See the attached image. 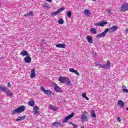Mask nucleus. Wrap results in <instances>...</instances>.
<instances>
[{"instance_id":"obj_7","label":"nucleus","mask_w":128,"mask_h":128,"mask_svg":"<svg viewBox=\"0 0 128 128\" xmlns=\"http://www.w3.org/2000/svg\"><path fill=\"white\" fill-rule=\"evenodd\" d=\"M62 10H64V7H62L60 8H59L57 11L51 13V14H52V16H58V14L62 12Z\"/></svg>"},{"instance_id":"obj_28","label":"nucleus","mask_w":128,"mask_h":128,"mask_svg":"<svg viewBox=\"0 0 128 128\" xmlns=\"http://www.w3.org/2000/svg\"><path fill=\"white\" fill-rule=\"evenodd\" d=\"M6 94L9 98H12V91L10 90H7Z\"/></svg>"},{"instance_id":"obj_11","label":"nucleus","mask_w":128,"mask_h":128,"mask_svg":"<svg viewBox=\"0 0 128 128\" xmlns=\"http://www.w3.org/2000/svg\"><path fill=\"white\" fill-rule=\"evenodd\" d=\"M53 84L54 86V90L56 92H62V89H60V87L58 86V84L54 82H53Z\"/></svg>"},{"instance_id":"obj_20","label":"nucleus","mask_w":128,"mask_h":128,"mask_svg":"<svg viewBox=\"0 0 128 128\" xmlns=\"http://www.w3.org/2000/svg\"><path fill=\"white\" fill-rule=\"evenodd\" d=\"M34 16V13L32 11H30L29 13L24 14V16Z\"/></svg>"},{"instance_id":"obj_27","label":"nucleus","mask_w":128,"mask_h":128,"mask_svg":"<svg viewBox=\"0 0 128 128\" xmlns=\"http://www.w3.org/2000/svg\"><path fill=\"white\" fill-rule=\"evenodd\" d=\"M122 92L126 94H128V90L126 89V86L125 85L122 86Z\"/></svg>"},{"instance_id":"obj_50","label":"nucleus","mask_w":128,"mask_h":128,"mask_svg":"<svg viewBox=\"0 0 128 128\" xmlns=\"http://www.w3.org/2000/svg\"><path fill=\"white\" fill-rule=\"evenodd\" d=\"M42 42H44V40H42Z\"/></svg>"},{"instance_id":"obj_49","label":"nucleus","mask_w":128,"mask_h":128,"mask_svg":"<svg viewBox=\"0 0 128 128\" xmlns=\"http://www.w3.org/2000/svg\"><path fill=\"white\" fill-rule=\"evenodd\" d=\"M126 110H128V108H126Z\"/></svg>"},{"instance_id":"obj_51","label":"nucleus","mask_w":128,"mask_h":128,"mask_svg":"<svg viewBox=\"0 0 128 128\" xmlns=\"http://www.w3.org/2000/svg\"><path fill=\"white\" fill-rule=\"evenodd\" d=\"M34 114H38V112H35Z\"/></svg>"},{"instance_id":"obj_19","label":"nucleus","mask_w":128,"mask_h":128,"mask_svg":"<svg viewBox=\"0 0 128 128\" xmlns=\"http://www.w3.org/2000/svg\"><path fill=\"white\" fill-rule=\"evenodd\" d=\"M52 126H55L56 128H58V126H62V123L60 122H54L52 123Z\"/></svg>"},{"instance_id":"obj_21","label":"nucleus","mask_w":128,"mask_h":128,"mask_svg":"<svg viewBox=\"0 0 128 128\" xmlns=\"http://www.w3.org/2000/svg\"><path fill=\"white\" fill-rule=\"evenodd\" d=\"M86 38L88 44H92V36H87Z\"/></svg>"},{"instance_id":"obj_46","label":"nucleus","mask_w":128,"mask_h":128,"mask_svg":"<svg viewBox=\"0 0 128 128\" xmlns=\"http://www.w3.org/2000/svg\"><path fill=\"white\" fill-rule=\"evenodd\" d=\"M0 6H2V3L0 2Z\"/></svg>"},{"instance_id":"obj_47","label":"nucleus","mask_w":128,"mask_h":128,"mask_svg":"<svg viewBox=\"0 0 128 128\" xmlns=\"http://www.w3.org/2000/svg\"><path fill=\"white\" fill-rule=\"evenodd\" d=\"M93 2H96V0H92Z\"/></svg>"},{"instance_id":"obj_45","label":"nucleus","mask_w":128,"mask_h":128,"mask_svg":"<svg viewBox=\"0 0 128 128\" xmlns=\"http://www.w3.org/2000/svg\"><path fill=\"white\" fill-rule=\"evenodd\" d=\"M91 112H94V110H92L91 111Z\"/></svg>"},{"instance_id":"obj_29","label":"nucleus","mask_w":128,"mask_h":128,"mask_svg":"<svg viewBox=\"0 0 128 128\" xmlns=\"http://www.w3.org/2000/svg\"><path fill=\"white\" fill-rule=\"evenodd\" d=\"M82 96L83 98H86V100H90V98H88L86 96V92H83L82 93Z\"/></svg>"},{"instance_id":"obj_37","label":"nucleus","mask_w":128,"mask_h":128,"mask_svg":"<svg viewBox=\"0 0 128 128\" xmlns=\"http://www.w3.org/2000/svg\"><path fill=\"white\" fill-rule=\"evenodd\" d=\"M117 120L119 122L122 121V120L120 119V117H117Z\"/></svg>"},{"instance_id":"obj_1","label":"nucleus","mask_w":128,"mask_h":128,"mask_svg":"<svg viewBox=\"0 0 128 128\" xmlns=\"http://www.w3.org/2000/svg\"><path fill=\"white\" fill-rule=\"evenodd\" d=\"M58 80L61 84H67L68 86H70L72 84L70 78L66 77H59Z\"/></svg>"},{"instance_id":"obj_24","label":"nucleus","mask_w":128,"mask_h":128,"mask_svg":"<svg viewBox=\"0 0 128 128\" xmlns=\"http://www.w3.org/2000/svg\"><path fill=\"white\" fill-rule=\"evenodd\" d=\"M50 108L51 110H52L54 112H56V110H58V107L54 106H52V104L50 105Z\"/></svg>"},{"instance_id":"obj_30","label":"nucleus","mask_w":128,"mask_h":128,"mask_svg":"<svg viewBox=\"0 0 128 128\" xmlns=\"http://www.w3.org/2000/svg\"><path fill=\"white\" fill-rule=\"evenodd\" d=\"M43 8H50V6L48 4V3H44L43 4Z\"/></svg>"},{"instance_id":"obj_40","label":"nucleus","mask_w":128,"mask_h":128,"mask_svg":"<svg viewBox=\"0 0 128 128\" xmlns=\"http://www.w3.org/2000/svg\"><path fill=\"white\" fill-rule=\"evenodd\" d=\"M8 88H10V83L8 82Z\"/></svg>"},{"instance_id":"obj_26","label":"nucleus","mask_w":128,"mask_h":128,"mask_svg":"<svg viewBox=\"0 0 128 128\" xmlns=\"http://www.w3.org/2000/svg\"><path fill=\"white\" fill-rule=\"evenodd\" d=\"M84 14L87 16H90V10L86 9L84 10Z\"/></svg>"},{"instance_id":"obj_14","label":"nucleus","mask_w":128,"mask_h":128,"mask_svg":"<svg viewBox=\"0 0 128 128\" xmlns=\"http://www.w3.org/2000/svg\"><path fill=\"white\" fill-rule=\"evenodd\" d=\"M0 90H2V92H6L7 90H8V88L6 86H4L2 84L0 85Z\"/></svg>"},{"instance_id":"obj_38","label":"nucleus","mask_w":128,"mask_h":128,"mask_svg":"<svg viewBox=\"0 0 128 128\" xmlns=\"http://www.w3.org/2000/svg\"><path fill=\"white\" fill-rule=\"evenodd\" d=\"M72 126H74V128H78V126L76 125V124H72Z\"/></svg>"},{"instance_id":"obj_35","label":"nucleus","mask_w":128,"mask_h":128,"mask_svg":"<svg viewBox=\"0 0 128 128\" xmlns=\"http://www.w3.org/2000/svg\"><path fill=\"white\" fill-rule=\"evenodd\" d=\"M91 116L92 118H96V113L94 112H92Z\"/></svg>"},{"instance_id":"obj_34","label":"nucleus","mask_w":128,"mask_h":128,"mask_svg":"<svg viewBox=\"0 0 128 128\" xmlns=\"http://www.w3.org/2000/svg\"><path fill=\"white\" fill-rule=\"evenodd\" d=\"M67 16L68 18H72V12L69 11L67 12Z\"/></svg>"},{"instance_id":"obj_13","label":"nucleus","mask_w":128,"mask_h":128,"mask_svg":"<svg viewBox=\"0 0 128 128\" xmlns=\"http://www.w3.org/2000/svg\"><path fill=\"white\" fill-rule=\"evenodd\" d=\"M36 70L34 68H32L31 70V74H30V78H36Z\"/></svg>"},{"instance_id":"obj_17","label":"nucleus","mask_w":128,"mask_h":128,"mask_svg":"<svg viewBox=\"0 0 128 128\" xmlns=\"http://www.w3.org/2000/svg\"><path fill=\"white\" fill-rule=\"evenodd\" d=\"M56 46V48H66V45L65 44H57Z\"/></svg>"},{"instance_id":"obj_10","label":"nucleus","mask_w":128,"mask_h":128,"mask_svg":"<svg viewBox=\"0 0 128 128\" xmlns=\"http://www.w3.org/2000/svg\"><path fill=\"white\" fill-rule=\"evenodd\" d=\"M116 30H118V26H114L108 28V32H109L110 34H112L113 32H114Z\"/></svg>"},{"instance_id":"obj_41","label":"nucleus","mask_w":128,"mask_h":128,"mask_svg":"<svg viewBox=\"0 0 128 128\" xmlns=\"http://www.w3.org/2000/svg\"><path fill=\"white\" fill-rule=\"evenodd\" d=\"M47 2H52V0H46Z\"/></svg>"},{"instance_id":"obj_33","label":"nucleus","mask_w":128,"mask_h":128,"mask_svg":"<svg viewBox=\"0 0 128 128\" xmlns=\"http://www.w3.org/2000/svg\"><path fill=\"white\" fill-rule=\"evenodd\" d=\"M33 110L34 112H38V106H34Z\"/></svg>"},{"instance_id":"obj_44","label":"nucleus","mask_w":128,"mask_h":128,"mask_svg":"<svg viewBox=\"0 0 128 128\" xmlns=\"http://www.w3.org/2000/svg\"><path fill=\"white\" fill-rule=\"evenodd\" d=\"M3 59H4L3 57H0V60H3Z\"/></svg>"},{"instance_id":"obj_31","label":"nucleus","mask_w":128,"mask_h":128,"mask_svg":"<svg viewBox=\"0 0 128 128\" xmlns=\"http://www.w3.org/2000/svg\"><path fill=\"white\" fill-rule=\"evenodd\" d=\"M28 104L30 106H34V100L29 101Z\"/></svg>"},{"instance_id":"obj_5","label":"nucleus","mask_w":128,"mask_h":128,"mask_svg":"<svg viewBox=\"0 0 128 128\" xmlns=\"http://www.w3.org/2000/svg\"><path fill=\"white\" fill-rule=\"evenodd\" d=\"M80 118L82 122H87L88 120V113L82 114Z\"/></svg>"},{"instance_id":"obj_18","label":"nucleus","mask_w":128,"mask_h":128,"mask_svg":"<svg viewBox=\"0 0 128 128\" xmlns=\"http://www.w3.org/2000/svg\"><path fill=\"white\" fill-rule=\"evenodd\" d=\"M118 104L120 106V108H124V102L122 100L118 101Z\"/></svg>"},{"instance_id":"obj_32","label":"nucleus","mask_w":128,"mask_h":128,"mask_svg":"<svg viewBox=\"0 0 128 128\" xmlns=\"http://www.w3.org/2000/svg\"><path fill=\"white\" fill-rule=\"evenodd\" d=\"M64 19L62 18L58 20V24H64Z\"/></svg>"},{"instance_id":"obj_16","label":"nucleus","mask_w":128,"mask_h":128,"mask_svg":"<svg viewBox=\"0 0 128 128\" xmlns=\"http://www.w3.org/2000/svg\"><path fill=\"white\" fill-rule=\"evenodd\" d=\"M24 62L26 64H30L32 62V58L30 56H28L24 58Z\"/></svg>"},{"instance_id":"obj_22","label":"nucleus","mask_w":128,"mask_h":128,"mask_svg":"<svg viewBox=\"0 0 128 128\" xmlns=\"http://www.w3.org/2000/svg\"><path fill=\"white\" fill-rule=\"evenodd\" d=\"M20 54H22V56H30V54L28 53V52H26V50H23L20 52Z\"/></svg>"},{"instance_id":"obj_8","label":"nucleus","mask_w":128,"mask_h":128,"mask_svg":"<svg viewBox=\"0 0 128 128\" xmlns=\"http://www.w3.org/2000/svg\"><path fill=\"white\" fill-rule=\"evenodd\" d=\"M74 113L72 112L70 115L66 116L64 118V120H63V123L64 124V122H66L68 120H70V118H74Z\"/></svg>"},{"instance_id":"obj_36","label":"nucleus","mask_w":128,"mask_h":128,"mask_svg":"<svg viewBox=\"0 0 128 128\" xmlns=\"http://www.w3.org/2000/svg\"><path fill=\"white\" fill-rule=\"evenodd\" d=\"M96 66H100V68H102V66H104V65L102 64H96Z\"/></svg>"},{"instance_id":"obj_48","label":"nucleus","mask_w":128,"mask_h":128,"mask_svg":"<svg viewBox=\"0 0 128 128\" xmlns=\"http://www.w3.org/2000/svg\"><path fill=\"white\" fill-rule=\"evenodd\" d=\"M14 114H18V112H14Z\"/></svg>"},{"instance_id":"obj_25","label":"nucleus","mask_w":128,"mask_h":128,"mask_svg":"<svg viewBox=\"0 0 128 128\" xmlns=\"http://www.w3.org/2000/svg\"><path fill=\"white\" fill-rule=\"evenodd\" d=\"M90 32L92 34H98V32L96 31V30L94 28H92L90 30Z\"/></svg>"},{"instance_id":"obj_39","label":"nucleus","mask_w":128,"mask_h":128,"mask_svg":"<svg viewBox=\"0 0 128 128\" xmlns=\"http://www.w3.org/2000/svg\"><path fill=\"white\" fill-rule=\"evenodd\" d=\"M108 14H112V10H108Z\"/></svg>"},{"instance_id":"obj_9","label":"nucleus","mask_w":128,"mask_h":128,"mask_svg":"<svg viewBox=\"0 0 128 128\" xmlns=\"http://www.w3.org/2000/svg\"><path fill=\"white\" fill-rule=\"evenodd\" d=\"M105 24H108V22L106 21H102L100 22L95 23L94 26H104Z\"/></svg>"},{"instance_id":"obj_3","label":"nucleus","mask_w":128,"mask_h":128,"mask_svg":"<svg viewBox=\"0 0 128 128\" xmlns=\"http://www.w3.org/2000/svg\"><path fill=\"white\" fill-rule=\"evenodd\" d=\"M26 108L24 106H21L16 109L14 110L12 112H22L26 110Z\"/></svg>"},{"instance_id":"obj_43","label":"nucleus","mask_w":128,"mask_h":128,"mask_svg":"<svg viewBox=\"0 0 128 128\" xmlns=\"http://www.w3.org/2000/svg\"><path fill=\"white\" fill-rule=\"evenodd\" d=\"M126 32H128V29L126 30Z\"/></svg>"},{"instance_id":"obj_2","label":"nucleus","mask_w":128,"mask_h":128,"mask_svg":"<svg viewBox=\"0 0 128 128\" xmlns=\"http://www.w3.org/2000/svg\"><path fill=\"white\" fill-rule=\"evenodd\" d=\"M40 88L45 94H48L49 96H52L54 94V93L50 91V90H46L43 86H41Z\"/></svg>"},{"instance_id":"obj_6","label":"nucleus","mask_w":128,"mask_h":128,"mask_svg":"<svg viewBox=\"0 0 128 128\" xmlns=\"http://www.w3.org/2000/svg\"><path fill=\"white\" fill-rule=\"evenodd\" d=\"M120 10L122 12H126L128 10V4L125 3L122 4L120 8Z\"/></svg>"},{"instance_id":"obj_42","label":"nucleus","mask_w":128,"mask_h":128,"mask_svg":"<svg viewBox=\"0 0 128 128\" xmlns=\"http://www.w3.org/2000/svg\"><path fill=\"white\" fill-rule=\"evenodd\" d=\"M69 124H72H72H74L72 122H70Z\"/></svg>"},{"instance_id":"obj_23","label":"nucleus","mask_w":128,"mask_h":128,"mask_svg":"<svg viewBox=\"0 0 128 128\" xmlns=\"http://www.w3.org/2000/svg\"><path fill=\"white\" fill-rule=\"evenodd\" d=\"M26 116H18V118L16 120V122H19V120H24L26 119Z\"/></svg>"},{"instance_id":"obj_15","label":"nucleus","mask_w":128,"mask_h":128,"mask_svg":"<svg viewBox=\"0 0 128 128\" xmlns=\"http://www.w3.org/2000/svg\"><path fill=\"white\" fill-rule=\"evenodd\" d=\"M69 72H74V74H76V76H80V72H78V70L74 69V68H70L69 69Z\"/></svg>"},{"instance_id":"obj_4","label":"nucleus","mask_w":128,"mask_h":128,"mask_svg":"<svg viewBox=\"0 0 128 128\" xmlns=\"http://www.w3.org/2000/svg\"><path fill=\"white\" fill-rule=\"evenodd\" d=\"M108 32V28H107L104 32L100 34H98L96 36V38H104L106 36V32Z\"/></svg>"},{"instance_id":"obj_12","label":"nucleus","mask_w":128,"mask_h":128,"mask_svg":"<svg viewBox=\"0 0 128 128\" xmlns=\"http://www.w3.org/2000/svg\"><path fill=\"white\" fill-rule=\"evenodd\" d=\"M102 68H104V70H108V68H110V60H108L107 61V64H103V66H102Z\"/></svg>"}]
</instances>
